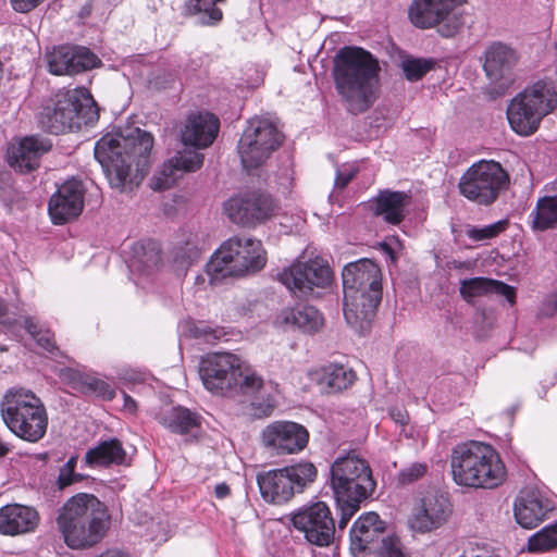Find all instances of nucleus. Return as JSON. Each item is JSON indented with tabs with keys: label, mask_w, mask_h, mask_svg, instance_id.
Listing matches in <instances>:
<instances>
[{
	"label": "nucleus",
	"mask_w": 557,
	"mask_h": 557,
	"mask_svg": "<svg viewBox=\"0 0 557 557\" xmlns=\"http://www.w3.org/2000/svg\"><path fill=\"white\" fill-rule=\"evenodd\" d=\"M153 147L150 133L126 127L101 137L95 146V158L107 173L112 187L132 190L143 181Z\"/></svg>",
	"instance_id": "f257e3e1"
},
{
	"label": "nucleus",
	"mask_w": 557,
	"mask_h": 557,
	"mask_svg": "<svg viewBox=\"0 0 557 557\" xmlns=\"http://www.w3.org/2000/svg\"><path fill=\"white\" fill-rule=\"evenodd\" d=\"M199 375L203 386L213 394L250 397L251 413L257 418L269 417L274 409L272 399L259 401L257 397L263 388V379L235 354L207 355L200 362Z\"/></svg>",
	"instance_id": "f03ea898"
},
{
	"label": "nucleus",
	"mask_w": 557,
	"mask_h": 557,
	"mask_svg": "<svg viewBox=\"0 0 557 557\" xmlns=\"http://www.w3.org/2000/svg\"><path fill=\"white\" fill-rule=\"evenodd\" d=\"M379 61L359 47H345L337 53L333 70L335 88L348 111H367L379 95Z\"/></svg>",
	"instance_id": "7ed1b4c3"
},
{
	"label": "nucleus",
	"mask_w": 557,
	"mask_h": 557,
	"mask_svg": "<svg viewBox=\"0 0 557 557\" xmlns=\"http://www.w3.org/2000/svg\"><path fill=\"white\" fill-rule=\"evenodd\" d=\"M55 522L70 548L86 549L104 537L111 524V515L97 496L78 493L59 509Z\"/></svg>",
	"instance_id": "20e7f679"
},
{
	"label": "nucleus",
	"mask_w": 557,
	"mask_h": 557,
	"mask_svg": "<svg viewBox=\"0 0 557 557\" xmlns=\"http://www.w3.org/2000/svg\"><path fill=\"white\" fill-rule=\"evenodd\" d=\"M344 317L360 334L366 333L382 300V273L370 259L345 265L343 273Z\"/></svg>",
	"instance_id": "39448f33"
},
{
	"label": "nucleus",
	"mask_w": 557,
	"mask_h": 557,
	"mask_svg": "<svg viewBox=\"0 0 557 557\" xmlns=\"http://www.w3.org/2000/svg\"><path fill=\"white\" fill-rule=\"evenodd\" d=\"M330 473L331 488L341 511L338 528L343 530L361 503L374 493L376 483L369 462L355 451L338 456L332 462Z\"/></svg>",
	"instance_id": "423d86ee"
},
{
	"label": "nucleus",
	"mask_w": 557,
	"mask_h": 557,
	"mask_svg": "<svg viewBox=\"0 0 557 557\" xmlns=\"http://www.w3.org/2000/svg\"><path fill=\"white\" fill-rule=\"evenodd\" d=\"M451 474L456 484L475 488H494L506 476L505 466L493 446L482 442L457 445L451 453Z\"/></svg>",
	"instance_id": "0eeeda50"
},
{
	"label": "nucleus",
	"mask_w": 557,
	"mask_h": 557,
	"mask_svg": "<svg viewBox=\"0 0 557 557\" xmlns=\"http://www.w3.org/2000/svg\"><path fill=\"white\" fill-rule=\"evenodd\" d=\"M0 416L5 426L26 442L37 443L46 435L48 412L41 398L30 388H8L0 400Z\"/></svg>",
	"instance_id": "6e6552de"
},
{
	"label": "nucleus",
	"mask_w": 557,
	"mask_h": 557,
	"mask_svg": "<svg viewBox=\"0 0 557 557\" xmlns=\"http://www.w3.org/2000/svg\"><path fill=\"white\" fill-rule=\"evenodd\" d=\"M267 263V253L258 239L238 236L225 240L212 255L206 272L212 284L228 277L255 274Z\"/></svg>",
	"instance_id": "1a4fd4ad"
},
{
	"label": "nucleus",
	"mask_w": 557,
	"mask_h": 557,
	"mask_svg": "<svg viewBox=\"0 0 557 557\" xmlns=\"http://www.w3.org/2000/svg\"><path fill=\"white\" fill-rule=\"evenodd\" d=\"M267 263V253L258 239L238 236L225 240L212 255L206 272L212 284L228 277L255 274Z\"/></svg>",
	"instance_id": "9d476101"
},
{
	"label": "nucleus",
	"mask_w": 557,
	"mask_h": 557,
	"mask_svg": "<svg viewBox=\"0 0 557 557\" xmlns=\"http://www.w3.org/2000/svg\"><path fill=\"white\" fill-rule=\"evenodd\" d=\"M98 119L91 95L85 88L61 90L39 113L42 128L59 134Z\"/></svg>",
	"instance_id": "9b49d317"
},
{
	"label": "nucleus",
	"mask_w": 557,
	"mask_h": 557,
	"mask_svg": "<svg viewBox=\"0 0 557 557\" xmlns=\"http://www.w3.org/2000/svg\"><path fill=\"white\" fill-rule=\"evenodd\" d=\"M318 475L315 466L310 461H300L281 469H273L257 475L262 498L281 505L290 500L295 494L302 493Z\"/></svg>",
	"instance_id": "f8f14e48"
},
{
	"label": "nucleus",
	"mask_w": 557,
	"mask_h": 557,
	"mask_svg": "<svg viewBox=\"0 0 557 557\" xmlns=\"http://www.w3.org/2000/svg\"><path fill=\"white\" fill-rule=\"evenodd\" d=\"M468 0H412L408 9L410 22L420 29L436 28L446 38L458 34L466 22L462 9Z\"/></svg>",
	"instance_id": "ddd939ff"
},
{
	"label": "nucleus",
	"mask_w": 557,
	"mask_h": 557,
	"mask_svg": "<svg viewBox=\"0 0 557 557\" xmlns=\"http://www.w3.org/2000/svg\"><path fill=\"white\" fill-rule=\"evenodd\" d=\"M509 185V175L499 162L473 163L459 180L460 194L481 206L492 205Z\"/></svg>",
	"instance_id": "4468645a"
},
{
	"label": "nucleus",
	"mask_w": 557,
	"mask_h": 557,
	"mask_svg": "<svg viewBox=\"0 0 557 557\" xmlns=\"http://www.w3.org/2000/svg\"><path fill=\"white\" fill-rule=\"evenodd\" d=\"M283 143V134L269 117H252L239 139L237 149L242 164L250 170L263 164Z\"/></svg>",
	"instance_id": "2eb2a0df"
},
{
	"label": "nucleus",
	"mask_w": 557,
	"mask_h": 557,
	"mask_svg": "<svg viewBox=\"0 0 557 557\" xmlns=\"http://www.w3.org/2000/svg\"><path fill=\"white\" fill-rule=\"evenodd\" d=\"M277 280L298 297L308 296L314 288H326L333 281L332 270L322 258L296 261L277 273Z\"/></svg>",
	"instance_id": "dca6fc26"
},
{
	"label": "nucleus",
	"mask_w": 557,
	"mask_h": 557,
	"mask_svg": "<svg viewBox=\"0 0 557 557\" xmlns=\"http://www.w3.org/2000/svg\"><path fill=\"white\" fill-rule=\"evenodd\" d=\"M292 521L311 544L327 546L334 539L335 521L323 502L300 509L293 516Z\"/></svg>",
	"instance_id": "f3484780"
},
{
	"label": "nucleus",
	"mask_w": 557,
	"mask_h": 557,
	"mask_svg": "<svg viewBox=\"0 0 557 557\" xmlns=\"http://www.w3.org/2000/svg\"><path fill=\"white\" fill-rule=\"evenodd\" d=\"M450 512V504L446 496L428 493L413 505L408 523L414 532H432L447 522Z\"/></svg>",
	"instance_id": "a211bd4d"
},
{
	"label": "nucleus",
	"mask_w": 557,
	"mask_h": 557,
	"mask_svg": "<svg viewBox=\"0 0 557 557\" xmlns=\"http://www.w3.org/2000/svg\"><path fill=\"white\" fill-rule=\"evenodd\" d=\"M274 202L269 195L248 193L244 196L232 197L224 203V212L228 219L238 225H251L271 216Z\"/></svg>",
	"instance_id": "6ab92c4d"
},
{
	"label": "nucleus",
	"mask_w": 557,
	"mask_h": 557,
	"mask_svg": "<svg viewBox=\"0 0 557 557\" xmlns=\"http://www.w3.org/2000/svg\"><path fill=\"white\" fill-rule=\"evenodd\" d=\"M265 447L277 454H296L308 444L307 429L293 421H275L267 425L261 434Z\"/></svg>",
	"instance_id": "aec40b11"
},
{
	"label": "nucleus",
	"mask_w": 557,
	"mask_h": 557,
	"mask_svg": "<svg viewBox=\"0 0 557 557\" xmlns=\"http://www.w3.org/2000/svg\"><path fill=\"white\" fill-rule=\"evenodd\" d=\"M48 70L54 75H74L94 67L101 61L86 47L59 46L47 54Z\"/></svg>",
	"instance_id": "412c9836"
},
{
	"label": "nucleus",
	"mask_w": 557,
	"mask_h": 557,
	"mask_svg": "<svg viewBox=\"0 0 557 557\" xmlns=\"http://www.w3.org/2000/svg\"><path fill=\"white\" fill-rule=\"evenodd\" d=\"M83 183L71 178L58 187L51 196L48 212L53 224H65L76 219L84 209Z\"/></svg>",
	"instance_id": "4be33fe9"
},
{
	"label": "nucleus",
	"mask_w": 557,
	"mask_h": 557,
	"mask_svg": "<svg viewBox=\"0 0 557 557\" xmlns=\"http://www.w3.org/2000/svg\"><path fill=\"white\" fill-rule=\"evenodd\" d=\"M517 51L510 46L496 41L484 51L483 69L492 83L507 87L513 81V69L518 63Z\"/></svg>",
	"instance_id": "5701e85b"
},
{
	"label": "nucleus",
	"mask_w": 557,
	"mask_h": 557,
	"mask_svg": "<svg viewBox=\"0 0 557 557\" xmlns=\"http://www.w3.org/2000/svg\"><path fill=\"white\" fill-rule=\"evenodd\" d=\"M51 146L48 139L35 135L14 140L7 149L8 163L21 173H29L39 166L40 158Z\"/></svg>",
	"instance_id": "b1692460"
},
{
	"label": "nucleus",
	"mask_w": 557,
	"mask_h": 557,
	"mask_svg": "<svg viewBox=\"0 0 557 557\" xmlns=\"http://www.w3.org/2000/svg\"><path fill=\"white\" fill-rule=\"evenodd\" d=\"M203 154L195 150L178 151L165 162L162 169L151 178V187L154 190L171 188L187 172H194L201 168Z\"/></svg>",
	"instance_id": "393cba45"
},
{
	"label": "nucleus",
	"mask_w": 557,
	"mask_h": 557,
	"mask_svg": "<svg viewBox=\"0 0 557 557\" xmlns=\"http://www.w3.org/2000/svg\"><path fill=\"white\" fill-rule=\"evenodd\" d=\"M554 509V503L540 491L524 492L515 503L516 521L525 529L536 528Z\"/></svg>",
	"instance_id": "a878e982"
},
{
	"label": "nucleus",
	"mask_w": 557,
	"mask_h": 557,
	"mask_svg": "<svg viewBox=\"0 0 557 557\" xmlns=\"http://www.w3.org/2000/svg\"><path fill=\"white\" fill-rule=\"evenodd\" d=\"M39 521V513L34 507L8 504L0 508V533L3 535L15 536L34 532Z\"/></svg>",
	"instance_id": "bb28decb"
},
{
	"label": "nucleus",
	"mask_w": 557,
	"mask_h": 557,
	"mask_svg": "<svg viewBox=\"0 0 557 557\" xmlns=\"http://www.w3.org/2000/svg\"><path fill=\"white\" fill-rule=\"evenodd\" d=\"M219 119L209 112H198L188 115L181 138L184 145L196 148H207L215 139L219 132Z\"/></svg>",
	"instance_id": "cd10ccee"
},
{
	"label": "nucleus",
	"mask_w": 557,
	"mask_h": 557,
	"mask_svg": "<svg viewBox=\"0 0 557 557\" xmlns=\"http://www.w3.org/2000/svg\"><path fill=\"white\" fill-rule=\"evenodd\" d=\"M309 377L322 392L331 394L350 387L356 380V373L344 364L329 363L311 370Z\"/></svg>",
	"instance_id": "c85d7f7f"
},
{
	"label": "nucleus",
	"mask_w": 557,
	"mask_h": 557,
	"mask_svg": "<svg viewBox=\"0 0 557 557\" xmlns=\"http://www.w3.org/2000/svg\"><path fill=\"white\" fill-rule=\"evenodd\" d=\"M507 119L512 131L523 136L535 133L543 120L527 102L522 91L510 100L507 108Z\"/></svg>",
	"instance_id": "c756f323"
},
{
	"label": "nucleus",
	"mask_w": 557,
	"mask_h": 557,
	"mask_svg": "<svg viewBox=\"0 0 557 557\" xmlns=\"http://www.w3.org/2000/svg\"><path fill=\"white\" fill-rule=\"evenodd\" d=\"M507 119L512 131L523 136L535 133L543 120L527 102L522 91L510 100L507 108Z\"/></svg>",
	"instance_id": "7c9ffc66"
},
{
	"label": "nucleus",
	"mask_w": 557,
	"mask_h": 557,
	"mask_svg": "<svg viewBox=\"0 0 557 557\" xmlns=\"http://www.w3.org/2000/svg\"><path fill=\"white\" fill-rule=\"evenodd\" d=\"M460 295L467 302H473L474 298L490 296L493 294L502 295L513 304L516 292L513 287L496 280L486 277H472L462 280L459 288Z\"/></svg>",
	"instance_id": "2f4dec72"
},
{
	"label": "nucleus",
	"mask_w": 557,
	"mask_h": 557,
	"mask_svg": "<svg viewBox=\"0 0 557 557\" xmlns=\"http://www.w3.org/2000/svg\"><path fill=\"white\" fill-rule=\"evenodd\" d=\"M384 524L375 512L361 515L352 524L350 535V547L354 552H363L368 545L374 542L383 532Z\"/></svg>",
	"instance_id": "473e14b6"
},
{
	"label": "nucleus",
	"mask_w": 557,
	"mask_h": 557,
	"mask_svg": "<svg viewBox=\"0 0 557 557\" xmlns=\"http://www.w3.org/2000/svg\"><path fill=\"white\" fill-rule=\"evenodd\" d=\"M200 416L188 408L176 406L161 409L156 414V420L170 432L187 434L200 426Z\"/></svg>",
	"instance_id": "72a5a7b5"
},
{
	"label": "nucleus",
	"mask_w": 557,
	"mask_h": 557,
	"mask_svg": "<svg viewBox=\"0 0 557 557\" xmlns=\"http://www.w3.org/2000/svg\"><path fill=\"white\" fill-rule=\"evenodd\" d=\"M409 199L404 191H381L374 202V214L382 216L388 224L397 225L405 218Z\"/></svg>",
	"instance_id": "f704fd0d"
},
{
	"label": "nucleus",
	"mask_w": 557,
	"mask_h": 557,
	"mask_svg": "<svg viewBox=\"0 0 557 557\" xmlns=\"http://www.w3.org/2000/svg\"><path fill=\"white\" fill-rule=\"evenodd\" d=\"M161 250L154 240H140L131 246L128 267L132 271L150 274L160 264Z\"/></svg>",
	"instance_id": "c9c22d12"
},
{
	"label": "nucleus",
	"mask_w": 557,
	"mask_h": 557,
	"mask_svg": "<svg viewBox=\"0 0 557 557\" xmlns=\"http://www.w3.org/2000/svg\"><path fill=\"white\" fill-rule=\"evenodd\" d=\"M84 460L89 467L121 466L126 463V451L117 438H110L88 449Z\"/></svg>",
	"instance_id": "e433bc0d"
},
{
	"label": "nucleus",
	"mask_w": 557,
	"mask_h": 557,
	"mask_svg": "<svg viewBox=\"0 0 557 557\" xmlns=\"http://www.w3.org/2000/svg\"><path fill=\"white\" fill-rule=\"evenodd\" d=\"M527 102L543 119L557 107V92L552 83L537 81L522 90Z\"/></svg>",
	"instance_id": "4c0bfd02"
},
{
	"label": "nucleus",
	"mask_w": 557,
	"mask_h": 557,
	"mask_svg": "<svg viewBox=\"0 0 557 557\" xmlns=\"http://www.w3.org/2000/svg\"><path fill=\"white\" fill-rule=\"evenodd\" d=\"M285 324H289L304 333H315L324 325L322 313L313 306L299 305L283 311Z\"/></svg>",
	"instance_id": "58836bf2"
},
{
	"label": "nucleus",
	"mask_w": 557,
	"mask_h": 557,
	"mask_svg": "<svg viewBox=\"0 0 557 557\" xmlns=\"http://www.w3.org/2000/svg\"><path fill=\"white\" fill-rule=\"evenodd\" d=\"M530 216L534 231L544 232L557 227V195L539 199Z\"/></svg>",
	"instance_id": "ea45409f"
},
{
	"label": "nucleus",
	"mask_w": 557,
	"mask_h": 557,
	"mask_svg": "<svg viewBox=\"0 0 557 557\" xmlns=\"http://www.w3.org/2000/svg\"><path fill=\"white\" fill-rule=\"evenodd\" d=\"M528 547L533 553L547 552L557 547V522L533 534L528 541Z\"/></svg>",
	"instance_id": "a19ab883"
},
{
	"label": "nucleus",
	"mask_w": 557,
	"mask_h": 557,
	"mask_svg": "<svg viewBox=\"0 0 557 557\" xmlns=\"http://www.w3.org/2000/svg\"><path fill=\"white\" fill-rule=\"evenodd\" d=\"M79 391L85 395L97 396L104 400H111L115 396V389L110 383L92 376L81 377Z\"/></svg>",
	"instance_id": "79ce46f5"
},
{
	"label": "nucleus",
	"mask_w": 557,
	"mask_h": 557,
	"mask_svg": "<svg viewBox=\"0 0 557 557\" xmlns=\"http://www.w3.org/2000/svg\"><path fill=\"white\" fill-rule=\"evenodd\" d=\"M201 255V248L195 243L186 242L183 247H178L174 253V267L177 273L185 274L189 267L198 260Z\"/></svg>",
	"instance_id": "37998d69"
},
{
	"label": "nucleus",
	"mask_w": 557,
	"mask_h": 557,
	"mask_svg": "<svg viewBox=\"0 0 557 557\" xmlns=\"http://www.w3.org/2000/svg\"><path fill=\"white\" fill-rule=\"evenodd\" d=\"M24 327L44 349L52 351L55 348L53 334L49 330H41L33 318L24 319Z\"/></svg>",
	"instance_id": "c03bdc74"
},
{
	"label": "nucleus",
	"mask_w": 557,
	"mask_h": 557,
	"mask_svg": "<svg viewBox=\"0 0 557 557\" xmlns=\"http://www.w3.org/2000/svg\"><path fill=\"white\" fill-rule=\"evenodd\" d=\"M507 226V220H499L488 225L473 226L467 231V235L470 239L475 242L486 240L498 236Z\"/></svg>",
	"instance_id": "a18cd8bd"
},
{
	"label": "nucleus",
	"mask_w": 557,
	"mask_h": 557,
	"mask_svg": "<svg viewBox=\"0 0 557 557\" xmlns=\"http://www.w3.org/2000/svg\"><path fill=\"white\" fill-rule=\"evenodd\" d=\"M403 71L408 81H418L432 67V62L421 59H407L401 63Z\"/></svg>",
	"instance_id": "49530a36"
},
{
	"label": "nucleus",
	"mask_w": 557,
	"mask_h": 557,
	"mask_svg": "<svg viewBox=\"0 0 557 557\" xmlns=\"http://www.w3.org/2000/svg\"><path fill=\"white\" fill-rule=\"evenodd\" d=\"M20 318L16 312H10L8 307L0 299V324L2 325L4 332L10 334L13 338L17 339L20 337Z\"/></svg>",
	"instance_id": "de8ad7c7"
},
{
	"label": "nucleus",
	"mask_w": 557,
	"mask_h": 557,
	"mask_svg": "<svg viewBox=\"0 0 557 557\" xmlns=\"http://www.w3.org/2000/svg\"><path fill=\"white\" fill-rule=\"evenodd\" d=\"M428 471V465L424 462H413L403 468L397 474L399 484L408 485L423 478Z\"/></svg>",
	"instance_id": "09e8293b"
},
{
	"label": "nucleus",
	"mask_w": 557,
	"mask_h": 557,
	"mask_svg": "<svg viewBox=\"0 0 557 557\" xmlns=\"http://www.w3.org/2000/svg\"><path fill=\"white\" fill-rule=\"evenodd\" d=\"M77 463V457L72 456L60 469L58 476V484L60 488H64L70 486L75 482H79L83 476L78 473H75V468Z\"/></svg>",
	"instance_id": "8fccbe9b"
},
{
	"label": "nucleus",
	"mask_w": 557,
	"mask_h": 557,
	"mask_svg": "<svg viewBox=\"0 0 557 557\" xmlns=\"http://www.w3.org/2000/svg\"><path fill=\"white\" fill-rule=\"evenodd\" d=\"M382 556L411 557L398 537H387L383 540Z\"/></svg>",
	"instance_id": "3c124183"
},
{
	"label": "nucleus",
	"mask_w": 557,
	"mask_h": 557,
	"mask_svg": "<svg viewBox=\"0 0 557 557\" xmlns=\"http://www.w3.org/2000/svg\"><path fill=\"white\" fill-rule=\"evenodd\" d=\"M149 530L151 541L162 543L168 540V525L165 523L152 521Z\"/></svg>",
	"instance_id": "603ef678"
},
{
	"label": "nucleus",
	"mask_w": 557,
	"mask_h": 557,
	"mask_svg": "<svg viewBox=\"0 0 557 557\" xmlns=\"http://www.w3.org/2000/svg\"><path fill=\"white\" fill-rule=\"evenodd\" d=\"M14 11L28 13L40 5L45 0H10Z\"/></svg>",
	"instance_id": "864d4df0"
},
{
	"label": "nucleus",
	"mask_w": 557,
	"mask_h": 557,
	"mask_svg": "<svg viewBox=\"0 0 557 557\" xmlns=\"http://www.w3.org/2000/svg\"><path fill=\"white\" fill-rule=\"evenodd\" d=\"M355 170L352 168L344 169V170H337L336 177H335V187L338 189H344L348 183L352 180L355 176Z\"/></svg>",
	"instance_id": "5fc2aeb1"
},
{
	"label": "nucleus",
	"mask_w": 557,
	"mask_h": 557,
	"mask_svg": "<svg viewBox=\"0 0 557 557\" xmlns=\"http://www.w3.org/2000/svg\"><path fill=\"white\" fill-rule=\"evenodd\" d=\"M389 414L392 419L400 425H406L409 421L408 414L400 409H392Z\"/></svg>",
	"instance_id": "6e6d98bb"
},
{
	"label": "nucleus",
	"mask_w": 557,
	"mask_h": 557,
	"mask_svg": "<svg viewBox=\"0 0 557 557\" xmlns=\"http://www.w3.org/2000/svg\"><path fill=\"white\" fill-rule=\"evenodd\" d=\"M124 404L123 407L126 411L131 413H135L137 410V404L136 401L127 394H123Z\"/></svg>",
	"instance_id": "4d7b16f0"
},
{
	"label": "nucleus",
	"mask_w": 557,
	"mask_h": 557,
	"mask_svg": "<svg viewBox=\"0 0 557 557\" xmlns=\"http://www.w3.org/2000/svg\"><path fill=\"white\" fill-rule=\"evenodd\" d=\"M214 494L220 499L225 498L230 494L228 485L225 483L218 484L214 488Z\"/></svg>",
	"instance_id": "13d9d810"
},
{
	"label": "nucleus",
	"mask_w": 557,
	"mask_h": 557,
	"mask_svg": "<svg viewBox=\"0 0 557 557\" xmlns=\"http://www.w3.org/2000/svg\"><path fill=\"white\" fill-rule=\"evenodd\" d=\"M383 249L389 250V247L386 244H382Z\"/></svg>",
	"instance_id": "bf43d9fd"
}]
</instances>
